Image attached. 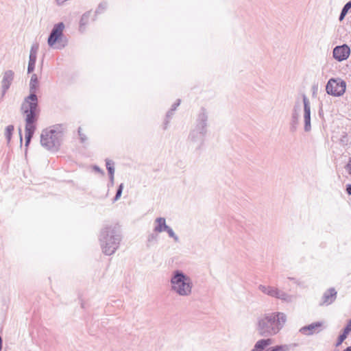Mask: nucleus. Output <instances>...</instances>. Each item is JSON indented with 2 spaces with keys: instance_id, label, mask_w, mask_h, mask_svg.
Instances as JSON below:
<instances>
[{
  "instance_id": "1",
  "label": "nucleus",
  "mask_w": 351,
  "mask_h": 351,
  "mask_svg": "<svg viewBox=\"0 0 351 351\" xmlns=\"http://www.w3.org/2000/svg\"><path fill=\"white\" fill-rule=\"evenodd\" d=\"M30 89L32 93L25 99L21 111L25 119V145L27 146L36 128V122L39 116L38 98L35 91L38 86L37 75L33 74L30 80Z\"/></svg>"
},
{
  "instance_id": "2",
  "label": "nucleus",
  "mask_w": 351,
  "mask_h": 351,
  "mask_svg": "<svg viewBox=\"0 0 351 351\" xmlns=\"http://www.w3.org/2000/svg\"><path fill=\"white\" fill-rule=\"evenodd\" d=\"M287 321V317L285 313L279 311L267 313L258 318L256 330L261 337H273L281 331Z\"/></svg>"
},
{
  "instance_id": "3",
  "label": "nucleus",
  "mask_w": 351,
  "mask_h": 351,
  "mask_svg": "<svg viewBox=\"0 0 351 351\" xmlns=\"http://www.w3.org/2000/svg\"><path fill=\"white\" fill-rule=\"evenodd\" d=\"M122 238L121 229L117 224L105 223L99 234V242L102 253L106 256L113 255L119 248Z\"/></svg>"
},
{
  "instance_id": "4",
  "label": "nucleus",
  "mask_w": 351,
  "mask_h": 351,
  "mask_svg": "<svg viewBox=\"0 0 351 351\" xmlns=\"http://www.w3.org/2000/svg\"><path fill=\"white\" fill-rule=\"evenodd\" d=\"M171 291L179 296L187 297L192 293L191 278L180 269L174 270L170 278Z\"/></svg>"
},
{
  "instance_id": "5",
  "label": "nucleus",
  "mask_w": 351,
  "mask_h": 351,
  "mask_svg": "<svg viewBox=\"0 0 351 351\" xmlns=\"http://www.w3.org/2000/svg\"><path fill=\"white\" fill-rule=\"evenodd\" d=\"M65 26L63 23L56 24L48 38V45L55 49L64 48L67 43L66 38L64 36Z\"/></svg>"
},
{
  "instance_id": "6",
  "label": "nucleus",
  "mask_w": 351,
  "mask_h": 351,
  "mask_svg": "<svg viewBox=\"0 0 351 351\" xmlns=\"http://www.w3.org/2000/svg\"><path fill=\"white\" fill-rule=\"evenodd\" d=\"M206 134L207 133L191 128L187 139L189 146L199 154L204 145Z\"/></svg>"
},
{
  "instance_id": "7",
  "label": "nucleus",
  "mask_w": 351,
  "mask_h": 351,
  "mask_svg": "<svg viewBox=\"0 0 351 351\" xmlns=\"http://www.w3.org/2000/svg\"><path fill=\"white\" fill-rule=\"evenodd\" d=\"M346 88V83L340 78H331L326 86V91L328 95L339 97L343 95Z\"/></svg>"
},
{
  "instance_id": "8",
  "label": "nucleus",
  "mask_w": 351,
  "mask_h": 351,
  "mask_svg": "<svg viewBox=\"0 0 351 351\" xmlns=\"http://www.w3.org/2000/svg\"><path fill=\"white\" fill-rule=\"evenodd\" d=\"M61 136L62 134L60 132L51 130L42 134L40 141L43 145L50 148L58 144L59 138Z\"/></svg>"
},
{
  "instance_id": "9",
  "label": "nucleus",
  "mask_w": 351,
  "mask_h": 351,
  "mask_svg": "<svg viewBox=\"0 0 351 351\" xmlns=\"http://www.w3.org/2000/svg\"><path fill=\"white\" fill-rule=\"evenodd\" d=\"M208 125V116L204 108H202L198 113L195 124L192 128L194 130L207 133Z\"/></svg>"
},
{
  "instance_id": "10",
  "label": "nucleus",
  "mask_w": 351,
  "mask_h": 351,
  "mask_svg": "<svg viewBox=\"0 0 351 351\" xmlns=\"http://www.w3.org/2000/svg\"><path fill=\"white\" fill-rule=\"evenodd\" d=\"M302 101L304 104V131L310 132L311 130V103L309 99L305 95L302 96Z\"/></svg>"
},
{
  "instance_id": "11",
  "label": "nucleus",
  "mask_w": 351,
  "mask_h": 351,
  "mask_svg": "<svg viewBox=\"0 0 351 351\" xmlns=\"http://www.w3.org/2000/svg\"><path fill=\"white\" fill-rule=\"evenodd\" d=\"M350 54V49L346 44L336 46L333 49L332 51L333 58L339 62L346 60L349 57Z\"/></svg>"
},
{
  "instance_id": "12",
  "label": "nucleus",
  "mask_w": 351,
  "mask_h": 351,
  "mask_svg": "<svg viewBox=\"0 0 351 351\" xmlns=\"http://www.w3.org/2000/svg\"><path fill=\"white\" fill-rule=\"evenodd\" d=\"M322 325L323 323L321 322H313L300 328L299 332L306 336L313 335L322 330Z\"/></svg>"
},
{
  "instance_id": "13",
  "label": "nucleus",
  "mask_w": 351,
  "mask_h": 351,
  "mask_svg": "<svg viewBox=\"0 0 351 351\" xmlns=\"http://www.w3.org/2000/svg\"><path fill=\"white\" fill-rule=\"evenodd\" d=\"M337 293L335 288L327 289L323 294L320 305L328 306L331 304L336 300Z\"/></svg>"
},
{
  "instance_id": "14",
  "label": "nucleus",
  "mask_w": 351,
  "mask_h": 351,
  "mask_svg": "<svg viewBox=\"0 0 351 351\" xmlns=\"http://www.w3.org/2000/svg\"><path fill=\"white\" fill-rule=\"evenodd\" d=\"M273 340L269 337H265L257 341L252 351H263L266 348L272 344Z\"/></svg>"
},
{
  "instance_id": "15",
  "label": "nucleus",
  "mask_w": 351,
  "mask_h": 351,
  "mask_svg": "<svg viewBox=\"0 0 351 351\" xmlns=\"http://www.w3.org/2000/svg\"><path fill=\"white\" fill-rule=\"evenodd\" d=\"M155 227L154 228V231L155 232H165L169 226L166 223V219L164 217H158L154 221Z\"/></svg>"
},
{
  "instance_id": "16",
  "label": "nucleus",
  "mask_w": 351,
  "mask_h": 351,
  "mask_svg": "<svg viewBox=\"0 0 351 351\" xmlns=\"http://www.w3.org/2000/svg\"><path fill=\"white\" fill-rule=\"evenodd\" d=\"M276 287H271V286H265L263 285H260L258 286V289L263 292V293L274 298L276 294Z\"/></svg>"
},
{
  "instance_id": "17",
  "label": "nucleus",
  "mask_w": 351,
  "mask_h": 351,
  "mask_svg": "<svg viewBox=\"0 0 351 351\" xmlns=\"http://www.w3.org/2000/svg\"><path fill=\"white\" fill-rule=\"evenodd\" d=\"M274 298L281 300L282 301L287 302H291V300H292L291 295L287 294V293H285L283 291L278 289V288L276 289Z\"/></svg>"
},
{
  "instance_id": "18",
  "label": "nucleus",
  "mask_w": 351,
  "mask_h": 351,
  "mask_svg": "<svg viewBox=\"0 0 351 351\" xmlns=\"http://www.w3.org/2000/svg\"><path fill=\"white\" fill-rule=\"evenodd\" d=\"M300 113H292L290 122V130L295 132L299 124Z\"/></svg>"
},
{
  "instance_id": "19",
  "label": "nucleus",
  "mask_w": 351,
  "mask_h": 351,
  "mask_svg": "<svg viewBox=\"0 0 351 351\" xmlns=\"http://www.w3.org/2000/svg\"><path fill=\"white\" fill-rule=\"evenodd\" d=\"M293 347L291 344H282L271 346L265 350V351H289Z\"/></svg>"
},
{
  "instance_id": "20",
  "label": "nucleus",
  "mask_w": 351,
  "mask_h": 351,
  "mask_svg": "<svg viewBox=\"0 0 351 351\" xmlns=\"http://www.w3.org/2000/svg\"><path fill=\"white\" fill-rule=\"evenodd\" d=\"M13 78V73L12 72H7L5 73L2 83L3 86L5 87L6 89L8 88V87L10 85V83Z\"/></svg>"
},
{
  "instance_id": "21",
  "label": "nucleus",
  "mask_w": 351,
  "mask_h": 351,
  "mask_svg": "<svg viewBox=\"0 0 351 351\" xmlns=\"http://www.w3.org/2000/svg\"><path fill=\"white\" fill-rule=\"evenodd\" d=\"M350 8H351V1L347 2L343 7V8L341 11V13L339 14V20L340 21H341L344 19L345 16H346V14H348L349 10Z\"/></svg>"
},
{
  "instance_id": "22",
  "label": "nucleus",
  "mask_w": 351,
  "mask_h": 351,
  "mask_svg": "<svg viewBox=\"0 0 351 351\" xmlns=\"http://www.w3.org/2000/svg\"><path fill=\"white\" fill-rule=\"evenodd\" d=\"M106 167L108 170V176H112V174H114V162L112 160L106 159Z\"/></svg>"
},
{
  "instance_id": "23",
  "label": "nucleus",
  "mask_w": 351,
  "mask_h": 351,
  "mask_svg": "<svg viewBox=\"0 0 351 351\" xmlns=\"http://www.w3.org/2000/svg\"><path fill=\"white\" fill-rule=\"evenodd\" d=\"M36 63V55L32 53H30L29 56V61L28 64V72L31 73L34 71Z\"/></svg>"
},
{
  "instance_id": "24",
  "label": "nucleus",
  "mask_w": 351,
  "mask_h": 351,
  "mask_svg": "<svg viewBox=\"0 0 351 351\" xmlns=\"http://www.w3.org/2000/svg\"><path fill=\"white\" fill-rule=\"evenodd\" d=\"M86 125H84L82 127H80L78 129V134L82 142H84L86 140Z\"/></svg>"
},
{
  "instance_id": "25",
  "label": "nucleus",
  "mask_w": 351,
  "mask_h": 351,
  "mask_svg": "<svg viewBox=\"0 0 351 351\" xmlns=\"http://www.w3.org/2000/svg\"><path fill=\"white\" fill-rule=\"evenodd\" d=\"M124 185L123 183L120 184L117 189L116 195L112 199V202H117L121 196Z\"/></svg>"
},
{
  "instance_id": "26",
  "label": "nucleus",
  "mask_w": 351,
  "mask_h": 351,
  "mask_svg": "<svg viewBox=\"0 0 351 351\" xmlns=\"http://www.w3.org/2000/svg\"><path fill=\"white\" fill-rule=\"evenodd\" d=\"M13 132H14V126L13 125H10L6 127V128L5 130V136H6L8 141H10Z\"/></svg>"
},
{
  "instance_id": "27",
  "label": "nucleus",
  "mask_w": 351,
  "mask_h": 351,
  "mask_svg": "<svg viewBox=\"0 0 351 351\" xmlns=\"http://www.w3.org/2000/svg\"><path fill=\"white\" fill-rule=\"evenodd\" d=\"M173 114L171 111H168L166 114V117L163 123V129L167 130L170 122L171 119L172 118Z\"/></svg>"
},
{
  "instance_id": "28",
  "label": "nucleus",
  "mask_w": 351,
  "mask_h": 351,
  "mask_svg": "<svg viewBox=\"0 0 351 351\" xmlns=\"http://www.w3.org/2000/svg\"><path fill=\"white\" fill-rule=\"evenodd\" d=\"M165 232L168 234L169 237L172 238L175 242H179V237L176 234L173 229L169 226Z\"/></svg>"
},
{
  "instance_id": "29",
  "label": "nucleus",
  "mask_w": 351,
  "mask_h": 351,
  "mask_svg": "<svg viewBox=\"0 0 351 351\" xmlns=\"http://www.w3.org/2000/svg\"><path fill=\"white\" fill-rule=\"evenodd\" d=\"M107 3L106 2H101L99 4L97 9L95 11V14H100L104 12V10L107 8Z\"/></svg>"
},
{
  "instance_id": "30",
  "label": "nucleus",
  "mask_w": 351,
  "mask_h": 351,
  "mask_svg": "<svg viewBox=\"0 0 351 351\" xmlns=\"http://www.w3.org/2000/svg\"><path fill=\"white\" fill-rule=\"evenodd\" d=\"M158 239V235L155 233H151L147 237V245L152 243L153 241H156Z\"/></svg>"
},
{
  "instance_id": "31",
  "label": "nucleus",
  "mask_w": 351,
  "mask_h": 351,
  "mask_svg": "<svg viewBox=\"0 0 351 351\" xmlns=\"http://www.w3.org/2000/svg\"><path fill=\"white\" fill-rule=\"evenodd\" d=\"M347 336L348 335L343 332L338 337L337 341L336 343V346H340L343 343V341L347 338Z\"/></svg>"
},
{
  "instance_id": "32",
  "label": "nucleus",
  "mask_w": 351,
  "mask_h": 351,
  "mask_svg": "<svg viewBox=\"0 0 351 351\" xmlns=\"http://www.w3.org/2000/svg\"><path fill=\"white\" fill-rule=\"evenodd\" d=\"M180 100L178 99L176 102H175L172 106L171 109L169 111H171L172 113H174V111L176 110L177 107L180 105Z\"/></svg>"
},
{
  "instance_id": "33",
  "label": "nucleus",
  "mask_w": 351,
  "mask_h": 351,
  "mask_svg": "<svg viewBox=\"0 0 351 351\" xmlns=\"http://www.w3.org/2000/svg\"><path fill=\"white\" fill-rule=\"evenodd\" d=\"M93 169L98 173H100L101 175L104 176V171L100 168L97 165H93Z\"/></svg>"
},
{
  "instance_id": "34",
  "label": "nucleus",
  "mask_w": 351,
  "mask_h": 351,
  "mask_svg": "<svg viewBox=\"0 0 351 351\" xmlns=\"http://www.w3.org/2000/svg\"><path fill=\"white\" fill-rule=\"evenodd\" d=\"M114 174H112V176H109V182L108 184V187H112L114 185Z\"/></svg>"
},
{
  "instance_id": "35",
  "label": "nucleus",
  "mask_w": 351,
  "mask_h": 351,
  "mask_svg": "<svg viewBox=\"0 0 351 351\" xmlns=\"http://www.w3.org/2000/svg\"><path fill=\"white\" fill-rule=\"evenodd\" d=\"M300 106L299 104H295L293 106L292 113H300Z\"/></svg>"
},
{
  "instance_id": "36",
  "label": "nucleus",
  "mask_w": 351,
  "mask_h": 351,
  "mask_svg": "<svg viewBox=\"0 0 351 351\" xmlns=\"http://www.w3.org/2000/svg\"><path fill=\"white\" fill-rule=\"evenodd\" d=\"M350 331H351V326L346 324V326L343 328V332L348 335L350 332Z\"/></svg>"
},
{
  "instance_id": "37",
  "label": "nucleus",
  "mask_w": 351,
  "mask_h": 351,
  "mask_svg": "<svg viewBox=\"0 0 351 351\" xmlns=\"http://www.w3.org/2000/svg\"><path fill=\"white\" fill-rule=\"evenodd\" d=\"M348 173L351 175V158H350L348 163L345 167Z\"/></svg>"
},
{
  "instance_id": "38",
  "label": "nucleus",
  "mask_w": 351,
  "mask_h": 351,
  "mask_svg": "<svg viewBox=\"0 0 351 351\" xmlns=\"http://www.w3.org/2000/svg\"><path fill=\"white\" fill-rule=\"evenodd\" d=\"M346 192L348 195H351V184H348L346 185Z\"/></svg>"
},
{
  "instance_id": "39",
  "label": "nucleus",
  "mask_w": 351,
  "mask_h": 351,
  "mask_svg": "<svg viewBox=\"0 0 351 351\" xmlns=\"http://www.w3.org/2000/svg\"><path fill=\"white\" fill-rule=\"evenodd\" d=\"M343 351H351V346L348 347L346 350Z\"/></svg>"
},
{
  "instance_id": "40",
  "label": "nucleus",
  "mask_w": 351,
  "mask_h": 351,
  "mask_svg": "<svg viewBox=\"0 0 351 351\" xmlns=\"http://www.w3.org/2000/svg\"><path fill=\"white\" fill-rule=\"evenodd\" d=\"M289 279L291 280H293L295 282H296V280L294 278L289 277Z\"/></svg>"
},
{
  "instance_id": "41",
  "label": "nucleus",
  "mask_w": 351,
  "mask_h": 351,
  "mask_svg": "<svg viewBox=\"0 0 351 351\" xmlns=\"http://www.w3.org/2000/svg\"><path fill=\"white\" fill-rule=\"evenodd\" d=\"M348 326H351V319L348 320Z\"/></svg>"
}]
</instances>
